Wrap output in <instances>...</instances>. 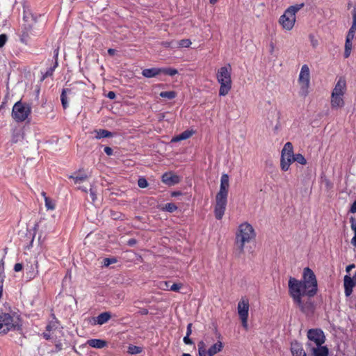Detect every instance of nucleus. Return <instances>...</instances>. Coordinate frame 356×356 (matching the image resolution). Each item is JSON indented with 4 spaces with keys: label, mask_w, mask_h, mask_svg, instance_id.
<instances>
[{
    "label": "nucleus",
    "mask_w": 356,
    "mask_h": 356,
    "mask_svg": "<svg viewBox=\"0 0 356 356\" xmlns=\"http://www.w3.org/2000/svg\"><path fill=\"white\" fill-rule=\"evenodd\" d=\"M304 7V3H298L289 6L280 17L278 23L285 31H291L296 22V13Z\"/></svg>",
    "instance_id": "obj_4"
},
{
    "label": "nucleus",
    "mask_w": 356,
    "mask_h": 356,
    "mask_svg": "<svg viewBox=\"0 0 356 356\" xmlns=\"http://www.w3.org/2000/svg\"><path fill=\"white\" fill-rule=\"evenodd\" d=\"M90 196L92 197V200L94 201L96 198L95 192L90 189Z\"/></svg>",
    "instance_id": "obj_63"
},
{
    "label": "nucleus",
    "mask_w": 356,
    "mask_h": 356,
    "mask_svg": "<svg viewBox=\"0 0 356 356\" xmlns=\"http://www.w3.org/2000/svg\"><path fill=\"white\" fill-rule=\"evenodd\" d=\"M160 209L163 211L172 213L177 209V207L174 203H167L165 205L160 206Z\"/></svg>",
    "instance_id": "obj_28"
},
{
    "label": "nucleus",
    "mask_w": 356,
    "mask_h": 356,
    "mask_svg": "<svg viewBox=\"0 0 356 356\" xmlns=\"http://www.w3.org/2000/svg\"><path fill=\"white\" fill-rule=\"evenodd\" d=\"M115 53V50L114 49H108V54L111 56H113Z\"/></svg>",
    "instance_id": "obj_61"
},
{
    "label": "nucleus",
    "mask_w": 356,
    "mask_h": 356,
    "mask_svg": "<svg viewBox=\"0 0 356 356\" xmlns=\"http://www.w3.org/2000/svg\"><path fill=\"white\" fill-rule=\"evenodd\" d=\"M307 348L323 345L325 341L324 332L320 329H310L307 332Z\"/></svg>",
    "instance_id": "obj_11"
},
{
    "label": "nucleus",
    "mask_w": 356,
    "mask_h": 356,
    "mask_svg": "<svg viewBox=\"0 0 356 356\" xmlns=\"http://www.w3.org/2000/svg\"><path fill=\"white\" fill-rule=\"evenodd\" d=\"M104 152L108 155V156H111L113 154V149L111 147H104Z\"/></svg>",
    "instance_id": "obj_48"
},
{
    "label": "nucleus",
    "mask_w": 356,
    "mask_h": 356,
    "mask_svg": "<svg viewBox=\"0 0 356 356\" xmlns=\"http://www.w3.org/2000/svg\"><path fill=\"white\" fill-rule=\"evenodd\" d=\"M58 49L54 50V65L53 66L50 67L47 69L46 72L42 75V81L44 80L46 78L51 76L53 75V73L55 70V69L58 66Z\"/></svg>",
    "instance_id": "obj_18"
},
{
    "label": "nucleus",
    "mask_w": 356,
    "mask_h": 356,
    "mask_svg": "<svg viewBox=\"0 0 356 356\" xmlns=\"http://www.w3.org/2000/svg\"><path fill=\"white\" fill-rule=\"evenodd\" d=\"M94 133L95 134V138L97 140L113 136V133L106 129H95Z\"/></svg>",
    "instance_id": "obj_24"
},
{
    "label": "nucleus",
    "mask_w": 356,
    "mask_h": 356,
    "mask_svg": "<svg viewBox=\"0 0 356 356\" xmlns=\"http://www.w3.org/2000/svg\"><path fill=\"white\" fill-rule=\"evenodd\" d=\"M44 203H45V207L47 208V210H54L55 209V208H56L55 202L50 197H45Z\"/></svg>",
    "instance_id": "obj_30"
},
{
    "label": "nucleus",
    "mask_w": 356,
    "mask_h": 356,
    "mask_svg": "<svg viewBox=\"0 0 356 356\" xmlns=\"http://www.w3.org/2000/svg\"><path fill=\"white\" fill-rule=\"evenodd\" d=\"M117 261L115 258H105L104 259V264L105 266H108L109 265L114 264Z\"/></svg>",
    "instance_id": "obj_43"
},
{
    "label": "nucleus",
    "mask_w": 356,
    "mask_h": 356,
    "mask_svg": "<svg viewBox=\"0 0 356 356\" xmlns=\"http://www.w3.org/2000/svg\"><path fill=\"white\" fill-rule=\"evenodd\" d=\"M141 351H142V349L139 346H136L134 345H130L128 347V353L131 355L138 354V353H141Z\"/></svg>",
    "instance_id": "obj_35"
},
{
    "label": "nucleus",
    "mask_w": 356,
    "mask_h": 356,
    "mask_svg": "<svg viewBox=\"0 0 356 356\" xmlns=\"http://www.w3.org/2000/svg\"><path fill=\"white\" fill-rule=\"evenodd\" d=\"M229 188V177L227 174H222L220 178V189L216 196L215 217L220 220L224 216L227 202L228 191Z\"/></svg>",
    "instance_id": "obj_3"
},
{
    "label": "nucleus",
    "mask_w": 356,
    "mask_h": 356,
    "mask_svg": "<svg viewBox=\"0 0 356 356\" xmlns=\"http://www.w3.org/2000/svg\"><path fill=\"white\" fill-rule=\"evenodd\" d=\"M298 85L299 87V95L303 97H307L309 93L311 86V71L309 65L307 64L301 66L298 78Z\"/></svg>",
    "instance_id": "obj_8"
},
{
    "label": "nucleus",
    "mask_w": 356,
    "mask_h": 356,
    "mask_svg": "<svg viewBox=\"0 0 356 356\" xmlns=\"http://www.w3.org/2000/svg\"><path fill=\"white\" fill-rule=\"evenodd\" d=\"M192 44L191 41L189 40V39H183V40H181L179 42H178V47H189L191 46V44Z\"/></svg>",
    "instance_id": "obj_39"
},
{
    "label": "nucleus",
    "mask_w": 356,
    "mask_h": 356,
    "mask_svg": "<svg viewBox=\"0 0 356 356\" xmlns=\"http://www.w3.org/2000/svg\"><path fill=\"white\" fill-rule=\"evenodd\" d=\"M29 15H30V17H31V18L32 21H33V22H35V19L33 17V16L31 14H29V15L26 14V12H25V11H24V17H23L24 21L25 22H28V19H29Z\"/></svg>",
    "instance_id": "obj_46"
},
{
    "label": "nucleus",
    "mask_w": 356,
    "mask_h": 356,
    "mask_svg": "<svg viewBox=\"0 0 356 356\" xmlns=\"http://www.w3.org/2000/svg\"><path fill=\"white\" fill-rule=\"evenodd\" d=\"M293 161H296L298 163L301 165H306L307 164V160L305 159V156L301 154H296L294 155Z\"/></svg>",
    "instance_id": "obj_33"
},
{
    "label": "nucleus",
    "mask_w": 356,
    "mask_h": 356,
    "mask_svg": "<svg viewBox=\"0 0 356 356\" xmlns=\"http://www.w3.org/2000/svg\"><path fill=\"white\" fill-rule=\"evenodd\" d=\"M53 316L54 315L53 314ZM54 318L55 319V321H50L46 326V330L47 332L54 330L57 328L58 321L56 319L55 316H54Z\"/></svg>",
    "instance_id": "obj_34"
},
{
    "label": "nucleus",
    "mask_w": 356,
    "mask_h": 356,
    "mask_svg": "<svg viewBox=\"0 0 356 356\" xmlns=\"http://www.w3.org/2000/svg\"><path fill=\"white\" fill-rule=\"evenodd\" d=\"M182 285L181 284H173L170 286V290L173 291H178L181 288Z\"/></svg>",
    "instance_id": "obj_45"
},
{
    "label": "nucleus",
    "mask_w": 356,
    "mask_h": 356,
    "mask_svg": "<svg viewBox=\"0 0 356 356\" xmlns=\"http://www.w3.org/2000/svg\"><path fill=\"white\" fill-rule=\"evenodd\" d=\"M289 290L294 302L302 311L310 308L312 303L309 300L304 301L302 297L314 296L318 290V284L314 273L308 267L305 268L302 273V280H298L294 277L289 280Z\"/></svg>",
    "instance_id": "obj_1"
},
{
    "label": "nucleus",
    "mask_w": 356,
    "mask_h": 356,
    "mask_svg": "<svg viewBox=\"0 0 356 356\" xmlns=\"http://www.w3.org/2000/svg\"><path fill=\"white\" fill-rule=\"evenodd\" d=\"M192 333V324L191 323H189L187 326V332H186V334L188 336H190Z\"/></svg>",
    "instance_id": "obj_53"
},
{
    "label": "nucleus",
    "mask_w": 356,
    "mask_h": 356,
    "mask_svg": "<svg viewBox=\"0 0 356 356\" xmlns=\"http://www.w3.org/2000/svg\"><path fill=\"white\" fill-rule=\"evenodd\" d=\"M291 350L293 356H307L302 346L298 342L291 343Z\"/></svg>",
    "instance_id": "obj_19"
},
{
    "label": "nucleus",
    "mask_w": 356,
    "mask_h": 356,
    "mask_svg": "<svg viewBox=\"0 0 356 356\" xmlns=\"http://www.w3.org/2000/svg\"><path fill=\"white\" fill-rule=\"evenodd\" d=\"M183 340L186 344H192L193 343L191 339L189 338V336H188L187 334L184 337Z\"/></svg>",
    "instance_id": "obj_50"
},
{
    "label": "nucleus",
    "mask_w": 356,
    "mask_h": 356,
    "mask_svg": "<svg viewBox=\"0 0 356 356\" xmlns=\"http://www.w3.org/2000/svg\"><path fill=\"white\" fill-rule=\"evenodd\" d=\"M116 97L115 92L113 91H109L107 94V97L110 99H114Z\"/></svg>",
    "instance_id": "obj_49"
},
{
    "label": "nucleus",
    "mask_w": 356,
    "mask_h": 356,
    "mask_svg": "<svg viewBox=\"0 0 356 356\" xmlns=\"http://www.w3.org/2000/svg\"><path fill=\"white\" fill-rule=\"evenodd\" d=\"M181 195V193L180 191H173L171 193L172 197H177V196H179Z\"/></svg>",
    "instance_id": "obj_57"
},
{
    "label": "nucleus",
    "mask_w": 356,
    "mask_h": 356,
    "mask_svg": "<svg viewBox=\"0 0 356 356\" xmlns=\"http://www.w3.org/2000/svg\"><path fill=\"white\" fill-rule=\"evenodd\" d=\"M198 353L199 356H206L207 351L205 349V344L203 341H200L198 343Z\"/></svg>",
    "instance_id": "obj_36"
},
{
    "label": "nucleus",
    "mask_w": 356,
    "mask_h": 356,
    "mask_svg": "<svg viewBox=\"0 0 356 356\" xmlns=\"http://www.w3.org/2000/svg\"><path fill=\"white\" fill-rule=\"evenodd\" d=\"M170 286L169 282L167 281H161L159 284H157V288L164 291L170 290Z\"/></svg>",
    "instance_id": "obj_38"
},
{
    "label": "nucleus",
    "mask_w": 356,
    "mask_h": 356,
    "mask_svg": "<svg viewBox=\"0 0 356 356\" xmlns=\"http://www.w3.org/2000/svg\"><path fill=\"white\" fill-rule=\"evenodd\" d=\"M31 113V106L29 104L21 100L17 102L13 106L11 117L15 122H24Z\"/></svg>",
    "instance_id": "obj_9"
},
{
    "label": "nucleus",
    "mask_w": 356,
    "mask_h": 356,
    "mask_svg": "<svg viewBox=\"0 0 356 356\" xmlns=\"http://www.w3.org/2000/svg\"><path fill=\"white\" fill-rule=\"evenodd\" d=\"M42 336L47 340H49L51 339V335L47 332H44Z\"/></svg>",
    "instance_id": "obj_59"
},
{
    "label": "nucleus",
    "mask_w": 356,
    "mask_h": 356,
    "mask_svg": "<svg viewBox=\"0 0 356 356\" xmlns=\"http://www.w3.org/2000/svg\"><path fill=\"white\" fill-rule=\"evenodd\" d=\"M256 236L255 229L250 223H241L235 233L234 245L236 252L239 255L243 254L248 245L254 241Z\"/></svg>",
    "instance_id": "obj_2"
},
{
    "label": "nucleus",
    "mask_w": 356,
    "mask_h": 356,
    "mask_svg": "<svg viewBox=\"0 0 356 356\" xmlns=\"http://www.w3.org/2000/svg\"><path fill=\"white\" fill-rule=\"evenodd\" d=\"M353 21L356 22V7H355L352 11Z\"/></svg>",
    "instance_id": "obj_55"
},
{
    "label": "nucleus",
    "mask_w": 356,
    "mask_h": 356,
    "mask_svg": "<svg viewBox=\"0 0 356 356\" xmlns=\"http://www.w3.org/2000/svg\"><path fill=\"white\" fill-rule=\"evenodd\" d=\"M70 179H72L75 184L81 183L84 181L88 179V176L86 174L81 175H77V176H73L70 175L69 177Z\"/></svg>",
    "instance_id": "obj_32"
},
{
    "label": "nucleus",
    "mask_w": 356,
    "mask_h": 356,
    "mask_svg": "<svg viewBox=\"0 0 356 356\" xmlns=\"http://www.w3.org/2000/svg\"><path fill=\"white\" fill-rule=\"evenodd\" d=\"M351 213H356V200L353 203L350 208Z\"/></svg>",
    "instance_id": "obj_54"
},
{
    "label": "nucleus",
    "mask_w": 356,
    "mask_h": 356,
    "mask_svg": "<svg viewBox=\"0 0 356 356\" xmlns=\"http://www.w3.org/2000/svg\"><path fill=\"white\" fill-rule=\"evenodd\" d=\"M7 40L8 37L6 34L0 35V47H3L5 45Z\"/></svg>",
    "instance_id": "obj_44"
},
{
    "label": "nucleus",
    "mask_w": 356,
    "mask_h": 356,
    "mask_svg": "<svg viewBox=\"0 0 356 356\" xmlns=\"http://www.w3.org/2000/svg\"><path fill=\"white\" fill-rule=\"evenodd\" d=\"M178 73V71L175 68L171 67H163L157 68V76L168 75L173 76Z\"/></svg>",
    "instance_id": "obj_23"
},
{
    "label": "nucleus",
    "mask_w": 356,
    "mask_h": 356,
    "mask_svg": "<svg viewBox=\"0 0 356 356\" xmlns=\"http://www.w3.org/2000/svg\"><path fill=\"white\" fill-rule=\"evenodd\" d=\"M67 93H69V94L72 93L71 88L63 89L61 95H60L61 104H62L63 108L64 109H66L68 107V101H67Z\"/></svg>",
    "instance_id": "obj_25"
},
{
    "label": "nucleus",
    "mask_w": 356,
    "mask_h": 356,
    "mask_svg": "<svg viewBox=\"0 0 356 356\" xmlns=\"http://www.w3.org/2000/svg\"><path fill=\"white\" fill-rule=\"evenodd\" d=\"M347 90L346 81L345 78L340 77L332 91L330 104L333 109H339L344 106V95Z\"/></svg>",
    "instance_id": "obj_5"
},
{
    "label": "nucleus",
    "mask_w": 356,
    "mask_h": 356,
    "mask_svg": "<svg viewBox=\"0 0 356 356\" xmlns=\"http://www.w3.org/2000/svg\"><path fill=\"white\" fill-rule=\"evenodd\" d=\"M293 147L290 142H287L284 145L281 152L280 167L284 171H287L292 162H293Z\"/></svg>",
    "instance_id": "obj_10"
},
{
    "label": "nucleus",
    "mask_w": 356,
    "mask_h": 356,
    "mask_svg": "<svg viewBox=\"0 0 356 356\" xmlns=\"http://www.w3.org/2000/svg\"><path fill=\"white\" fill-rule=\"evenodd\" d=\"M33 30V25L32 24H24L22 26V32L19 35L20 37V41L21 42L26 44L29 42V38H30V33H31V31Z\"/></svg>",
    "instance_id": "obj_15"
},
{
    "label": "nucleus",
    "mask_w": 356,
    "mask_h": 356,
    "mask_svg": "<svg viewBox=\"0 0 356 356\" xmlns=\"http://www.w3.org/2000/svg\"><path fill=\"white\" fill-rule=\"evenodd\" d=\"M62 344L60 343L56 344V351H60L62 350Z\"/></svg>",
    "instance_id": "obj_62"
},
{
    "label": "nucleus",
    "mask_w": 356,
    "mask_h": 356,
    "mask_svg": "<svg viewBox=\"0 0 356 356\" xmlns=\"http://www.w3.org/2000/svg\"><path fill=\"white\" fill-rule=\"evenodd\" d=\"M223 348V343L221 341L218 340L216 343L212 345L207 350L208 356H214L216 354L222 351Z\"/></svg>",
    "instance_id": "obj_20"
},
{
    "label": "nucleus",
    "mask_w": 356,
    "mask_h": 356,
    "mask_svg": "<svg viewBox=\"0 0 356 356\" xmlns=\"http://www.w3.org/2000/svg\"><path fill=\"white\" fill-rule=\"evenodd\" d=\"M353 40L346 38L345 42V49H344V57L346 58H348L351 54L352 48H353Z\"/></svg>",
    "instance_id": "obj_26"
},
{
    "label": "nucleus",
    "mask_w": 356,
    "mask_h": 356,
    "mask_svg": "<svg viewBox=\"0 0 356 356\" xmlns=\"http://www.w3.org/2000/svg\"><path fill=\"white\" fill-rule=\"evenodd\" d=\"M5 275L0 273V288H3Z\"/></svg>",
    "instance_id": "obj_51"
},
{
    "label": "nucleus",
    "mask_w": 356,
    "mask_h": 356,
    "mask_svg": "<svg viewBox=\"0 0 356 356\" xmlns=\"http://www.w3.org/2000/svg\"><path fill=\"white\" fill-rule=\"evenodd\" d=\"M165 118L164 113L157 114V120L161 121Z\"/></svg>",
    "instance_id": "obj_58"
},
{
    "label": "nucleus",
    "mask_w": 356,
    "mask_h": 356,
    "mask_svg": "<svg viewBox=\"0 0 356 356\" xmlns=\"http://www.w3.org/2000/svg\"><path fill=\"white\" fill-rule=\"evenodd\" d=\"M354 268H355V265L350 264V265H348V266H346V270L347 273H349Z\"/></svg>",
    "instance_id": "obj_56"
},
{
    "label": "nucleus",
    "mask_w": 356,
    "mask_h": 356,
    "mask_svg": "<svg viewBox=\"0 0 356 356\" xmlns=\"http://www.w3.org/2000/svg\"><path fill=\"white\" fill-rule=\"evenodd\" d=\"M0 273L4 274V261L3 259L0 261Z\"/></svg>",
    "instance_id": "obj_52"
},
{
    "label": "nucleus",
    "mask_w": 356,
    "mask_h": 356,
    "mask_svg": "<svg viewBox=\"0 0 356 356\" xmlns=\"http://www.w3.org/2000/svg\"><path fill=\"white\" fill-rule=\"evenodd\" d=\"M345 295L348 297L351 295L353 288L356 286V273L354 276L345 275L343 279Z\"/></svg>",
    "instance_id": "obj_14"
},
{
    "label": "nucleus",
    "mask_w": 356,
    "mask_h": 356,
    "mask_svg": "<svg viewBox=\"0 0 356 356\" xmlns=\"http://www.w3.org/2000/svg\"><path fill=\"white\" fill-rule=\"evenodd\" d=\"M309 41H310V43H311V45L313 48H316L318 46V39L315 37L314 35L313 34H310L309 35Z\"/></svg>",
    "instance_id": "obj_40"
},
{
    "label": "nucleus",
    "mask_w": 356,
    "mask_h": 356,
    "mask_svg": "<svg viewBox=\"0 0 356 356\" xmlns=\"http://www.w3.org/2000/svg\"><path fill=\"white\" fill-rule=\"evenodd\" d=\"M195 131L193 130H186L183 131L181 134L173 137L171 140L172 143L179 142L183 140H186L191 137L194 134Z\"/></svg>",
    "instance_id": "obj_21"
},
{
    "label": "nucleus",
    "mask_w": 356,
    "mask_h": 356,
    "mask_svg": "<svg viewBox=\"0 0 356 356\" xmlns=\"http://www.w3.org/2000/svg\"><path fill=\"white\" fill-rule=\"evenodd\" d=\"M232 67L229 64L220 67L216 74V79L220 84L219 95H227L232 88Z\"/></svg>",
    "instance_id": "obj_6"
},
{
    "label": "nucleus",
    "mask_w": 356,
    "mask_h": 356,
    "mask_svg": "<svg viewBox=\"0 0 356 356\" xmlns=\"http://www.w3.org/2000/svg\"><path fill=\"white\" fill-rule=\"evenodd\" d=\"M142 74L147 78L154 77L156 76V68L145 69L143 70Z\"/></svg>",
    "instance_id": "obj_31"
},
{
    "label": "nucleus",
    "mask_w": 356,
    "mask_h": 356,
    "mask_svg": "<svg viewBox=\"0 0 356 356\" xmlns=\"http://www.w3.org/2000/svg\"><path fill=\"white\" fill-rule=\"evenodd\" d=\"M312 356H328L329 350L327 346L323 345L308 348Z\"/></svg>",
    "instance_id": "obj_16"
},
{
    "label": "nucleus",
    "mask_w": 356,
    "mask_h": 356,
    "mask_svg": "<svg viewBox=\"0 0 356 356\" xmlns=\"http://www.w3.org/2000/svg\"><path fill=\"white\" fill-rule=\"evenodd\" d=\"M21 330L22 322L18 316L0 313V334H6L10 330Z\"/></svg>",
    "instance_id": "obj_7"
},
{
    "label": "nucleus",
    "mask_w": 356,
    "mask_h": 356,
    "mask_svg": "<svg viewBox=\"0 0 356 356\" xmlns=\"http://www.w3.org/2000/svg\"><path fill=\"white\" fill-rule=\"evenodd\" d=\"M250 304L247 298H241L238 302L237 312L241 321L242 326L245 329H248V315H249Z\"/></svg>",
    "instance_id": "obj_12"
},
{
    "label": "nucleus",
    "mask_w": 356,
    "mask_h": 356,
    "mask_svg": "<svg viewBox=\"0 0 356 356\" xmlns=\"http://www.w3.org/2000/svg\"><path fill=\"white\" fill-rule=\"evenodd\" d=\"M87 344L92 348H103L107 346V342L103 339H92L88 340Z\"/></svg>",
    "instance_id": "obj_22"
},
{
    "label": "nucleus",
    "mask_w": 356,
    "mask_h": 356,
    "mask_svg": "<svg viewBox=\"0 0 356 356\" xmlns=\"http://www.w3.org/2000/svg\"><path fill=\"white\" fill-rule=\"evenodd\" d=\"M355 38H356V31L350 29L347 33L346 38L353 40Z\"/></svg>",
    "instance_id": "obj_42"
},
{
    "label": "nucleus",
    "mask_w": 356,
    "mask_h": 356,
    "mask_svg": "<svg viewBox=\"0 0 356 356\" xmlns=\"http://www.w3.org/2000/svg\"><path fill=\"white\" fill-rule=\"evenodd\" d=\"M138 185L141 188H146L148 185L147 179L144 177L139 178L138 180Z\"/></svg>",
    "instance_id": "obj_41"
},
{
    "label": "nucleus",
    "mask_w": 356,
    "mask_h": 356,
    "mask_svg": "<svg viewBox=\"0 0 356 356\" xmlns=\"http://www.w3.org/2000/svg\"><path fill=\"white\" fill-rule=\"evenodd\" d=\"M111 318V314L109 312H104L99 314L97 317L93 318V325H102L107 323Z\"/></svg>",
    "instance_id": "obj_17"
},
{
    "label": "nucleus",
    "mask_w": 356,
    "mask_h": 356,
    "mask_svg": "<svg viewBox=\"0 0 356 356\" xmlns=\"http://www.w3.org/2000/svg\"><path fill=\"white\" fill-rule=\"evenodd\" d=\"M159 96L163 99L171 100L177 96V93L173 90L163 91L159 93Z\"/></svg>",
    "instance_id": "obj_27"
},
{
    "label": "nucleus",
    "mask_w": 356,
    "mask_h": 356,
    "mask_svg": "<svg viewBox=\"0 0 356 356\" xmlns=\"http://www.w3.org/2000/svg\"><path fill=\"white\" fill-rule=\"evenodd\" d=\"M350 29L356 31V22L353 21L352 25Z\"/></svg>",
    "instance_id": "obj_64"
},
{
    "label": "nucleus",
    "mask_w": 356,
    "mask_h": 356,
    "mask_svg": "<svg viewBox=\"0 0 356 356\" xmlns=\"http://www.w3.org/2000/svg\"><path fill=\"white\" fill-rule=\"evenodd\" d=\"M38 261L35 262V270L34 268L32 269V270H30L29 272L26 273V275L29 279H33L36 277V275L38 273Z\"/></svg>",
    "instance_id": "obj_37"
},
{
    "label": "nucleus",
    "mask_w": 356,
    "mask_h": 356,
    "mask_svg": "<svg viewBox=\"0 0 356 356\" xmlns=\"http://www.w3.org/2000/svg\"><path fill=\"white\" fill-rule=\"evenodd\" d=\"M181 177L172 171L166 172L161 177V181L168 186H175L179 184Z\"/></svg>",
    "instance_id": "obj_13"
},
{
    "label": "nucleus",
    "mask_w": 356,
    "mask_h": 356,
    "mask_svg": "<svg viewBox=\"0 0 356 356\" xmlns=\"http://www.w3.org/2000/svg\"><path fill=\"white\" fill-rule=\"evenodd\" d=\"M23 269V265L20 263H17L14 266V270L15 272H19Z\"/></svg>",
    "instance_id": "obj_47"
},
{
    "label": "nucleus",
    "mask_w": 356,
    "mask_h": 356,
    "mask_svg": "<svg viewBox=\"0 0 356 356\" xmlns=\"http://www.w3.org/2000/svg\"><path fill=\"white\" fill-rule=\"evenodd\" d=\"M350 227L354 232V236L351 239V243L353 246L356 247V220L354 218H350Z\"/></svg>",
    "instance_id": "obj_29"
},
{
    "label": "nucleus",
    "mask_w": 356,
    "mask_h": 356,
    "mask_svg": "<svg viewBox=\"0 0 356 356\" xmlns=\"http://www.w3.org/2000/svg\"><path fill=\"white\" fill-rule=\"evenodd\" d=\"M136 243V241L135 239H134V238H131V239H129V241H128V244H129V245H131H131H134Z\"/></svg>",
    "instance_id": "obj_60"
}]
</instances>
